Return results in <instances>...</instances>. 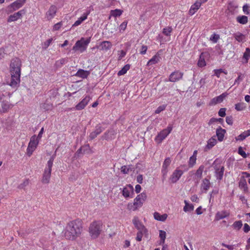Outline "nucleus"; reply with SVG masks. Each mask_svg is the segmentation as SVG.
Instances as JSON below:
<instances>
[{
  "label": "nucleus",
  "mask_w": 250,
  "mask_h": 250,
  "mask_svg": "<svg viewBox=\"0 0 250 250\" xmlns=\"http://www.w3.org/2000/svg\"><path fill=\"white\" fill-rule=\"evenodd\" d=\"M21 62L18 58L13 59L10 63L9 71L11 75V81L9 85L17 88L20 82Z\"/></svg>",
  "instance_id": "obj_1"
},
{
  "label": "nucleus",
  "mask_w": 250,
  "mask_h": 250,
  "mask_svg": "<svg viewBox=\"0 0 250 250\" xmlns=\"http://www.w3.org/2000/svg\"><path fill=\"white\" fill-rule=\"evenodd\" d=\"M82 222L80 220H75L69 222L64 230V236L67 239L75 240L80 236L82 231Z\"/></svg>",
  "instance_id": "obj_2"
},
{
  "label": "nucleus",
  "mask_w": 250,
  "mask_h": 250,
  "mask_svg": "<svg viewBox=\"0 0 250 250\" xmlns=\"http://www.w3.org/2000/svg\"><path fill=\"white\" fill-rule=\"evenodd\" d=\"M103 224L101 221L92 222L88 228L89 235L92 239L97 238L103 231Z\"/></svg>",
  "instance_id": "obj_3"
},
{
  "label": "nucleus",
  "mask_w": 250,
  "mask_h": 250,
  "mask_svg": "<svg viewBox=\"0 0 250 250\" xmlns=\"http://www.w3.org/2000/svg\"><path fill=\"white\" fill-rule=\"evenodd\" d=\"M91 42V37L87 39L81 38L80 40L77 41L72 48V50L75 52L78 51L82 53L84 52Z\"/></svg>",
  "instance_id": "obj_4"
},
{
  "label": "nucleus",
  "mask_w": 250,
  "mask_h": 250,
  "mask_svg": "<svg viewBox=\"0 0 250 250\" xmlns=\"http://www.w3.org/2000/svg\"><path fill=\"white\" fill-rule=\"evenodd\" d=\"M172 126L169 125L168 126L161 131L155 138V142L158 144H161L167 137L170 133L172 130Z\"/></svg>",
  "instance_id": "obj_5"
},
{
  "label": "nucleus",
  "mask_w": 250,
  "mask_h": 250,
  "mask_svg": "<svg viewBox=\"0 0 250 250\" xmlns=\"http://www.w3.org/2000/svg\"><path fill=\"white\" fill-rule=\"evenodd\" d=\"M39 143V139L37 138L36 135H33L31 137L27 148V154L29 156H30L32 154L33 151L37 148Z\"/></svg>",
  "instance_id": "obj_6"
},
{
  "label": "nucleus",
  "mask_w": 250,
  "mask_h": 250,
  "mask_svg": "<svg viewBox=\"0 0 250 250\" xmlns=\"http://www.w3.org/2000/svg\"><path fill=\"white\" fill-rule=\"evenodd\" d=\"M147 195L146 193L142 192L138 194L134 199V205L139 208H141L146 200Z\"/></svg>",
  "instance_id": "obj_7"
},
{
  "label": "nucleus",
  "mask_w": 250,
  "mask_h": 250,
  "mask_svg": "<svg viewBox=\"0 0 250 250\" xmlns=\"http://www.w3.org/2000/svg\"><path fill=\"white\" fill-rule=\"evenodd\" d=\"M122 194L126 199L132 198L134 194L133 186L129 184L125 187L122 189Z\"/></svg>",
  "instance_id": "obj_8"
},
{
  "label": "nucleus",
  "mask_w": 250,
  "mask_h": 250,
  "mask_svg": "<svg viewBox=\"0 0 250 250\" xmlns=\"http://www.w3.org/2000/svg\"><path fill=\"white\" fill-rule=\"evenodd\" d=\"M132 223L138 231L148 232L147 229L139 219L138 217H134L132 220Z\"/></svg>",
  "instance_id": "obj_9"
},
{
  "label": "nucleus",
  "mask_w": 250,
  "mask_h": 250,
  "mask_svg": "<svg viewBox=\"0 0 250 250\" xmlns=\"http://www.w3.org/2000/svg\"><path fill=\"white\" fill-rule=\"evenodd\" d=\"M26 0H17L10 4L8 8L10 9V12L16 11L21 8L25 3Z\"/></svg>",
  "instance_id": "obj_10"
},
{
  "label": "nucleus",
  "mask_w": 250,
  "mask_h": 250,
  "mask_svg": "<svg viewBox=\"0 0 250 250\" xmlns=\"http://www.w3.org/2000/svg\"><path fill=\"white\" fill-rule=\"evenodd\" d=\"M183 174V170L176 168L171 175L169 180L172 183H176Z\"/></svg>",
  "instance_id": "obj_11"
},
{
  "label": "nucleus",
  "mask_w": 250,
  "mask_h": 250,
  "mask_svg": "<svg viewBox=\"0 0 250 250\" xmlns=\"http://www.w3.org/2000/svg\"><path fill=\"white\" fill-rule=\"evenodd\" d=\"M25 11L23 9L21 10L18 12L14 13L9 16L7 19L8 22H11L17 21L18 20L21 19L22 15L25 14Z\"/></svg>",
  "instance_id": "obj_12"
},
{
  "label": "nucleus",
  "mask_w": 250,
  "mask_h": 250,
  "mask_svg": "<svg viewBox=\"0 0 250 250\" xmlns=\"http://www.w3.org/2000/svg\"><path fill=\"white\" fill-rule=\"evenodd\" d=\"M91 98L89 95L86 96L82 101H81L78 104H77L75 107L76 110H81L85 108L87 105Z\"/></svg>",
  "instance_id": "obj_13"
},
{
  "label": "nucleus",
  "mask_w": 250,
  "mask_h": 250,
  "mask_svg": "<svg viewBox=\"0 0 250 250\" xmlns=\"http://www.w3.org/2000/svg\"><path fill=\"white\" fill-rule=\"evenodd\" d=\"M228 95V94L227 93L224 92L220 95L213 98L210 101L209 103V105H214L222 103Z\"/></svg>",
  "instance_id": "obj_14"
},
{
  "label": "nucleus",
  "mask_w": 250,
  "mask_h": 250,
  "mask_svg": "<svg viewBox=\"0 0 250 250\" xmlns=\"http://www.w3.org/2000/svg\"><path fill=\"white\" fill-rule=\"evenodd\" d=\"M183 73L179 71H175L172 72L169 77V81L176 82L182 79Z\"/></svg>",
  "instance_id": "obj_15"
},
{
  "label": "nucleus",
  "mask_w": 250,
  "mask_h": 250,
  "mask_svg": "<svg viewBox=\"0 0 250 250\" xmlns=\"http://www.w3.org/2000/svg\"><path fill=\"white\" fill-rule=\"evenodd\" d=\"M57 8L55 5H51L46 12L45 17L49 21L51 20L56 15Z\"/></svg>",
  "instance_id": "obj_16"
},
{
  "label": "nucleus",
  "mask_w": 250,
  "mask_h": 250,
  "mask_svg": "<svg viewBox=\"0 0 250 250\" xmlns=\"http://www.w3.org/2000/svg\"><path fill=\"white\" fill-rule=\"evenodd\" d=\"M215 169V176L217 180H222L224 171V167L223 166L221 165L215 166L214 167Z\"/></svg>",
  "instance_id": "obj_17"
},
{
  "label": "nucleus",
  "mask_w": 250,
  "mask_h": 250,
  "mask_svg": "<svg viewBox=\"0 0 250 250\" xmlns=\"http://www.w3.org/2000/svg\"><path fill=\"white\" fill-rule=\"evenodd\" d=\"M210 187V182L209 180L207 178L204 179L201 184V191L202 192L207 193Z\"/></svg>",
  "instance_id": "obj_18"
},
{
  "label": "nucleus",
  "mask_w": 250,
  "mask_h": 250,
  "mask_svg": "<svg viewBox=\"0 0 250 250\" xmlns=\"http://www.w3.org/2000/svg\"><path fill=\"white\" fill-rule=\"evenodd\" d=\"M112 46L111 42L109 41H103L101 42L99 46L101 50L106 52L109 50Z\"/></svg>",
  "instance_id": "obj_19"
},
{
  "label": "nucleus",
  "mask_w": 250,
  "mask_h": 250,
  "mask_svg": "<svg viewBox=\"0 0 250 250\" xmlns=\"http://www.w3.org/2000/svg\"><path fill=\"white\" fill-rule=\"evenodd\" d=\"M229 215V213L225 210L218 211L215 216V219L216 221L224 219Z\"/></svg>",
  "instance_id": "obj_20"
},
{
  "label": "nucleus",
  "mask_w": 250,
  "mask_h": 250,
  "mask_svg": "<svg viewBox=\"0 0 250 250\" xmlns=\"http://www.w3.org/2000/svg\"><path fill=\"white\" fill-rule=\"evenodd\" d=\"M104 130L100 125L96 126L95 129L94 131L92 132L89 135V138L91 140L95 138L99 134H100Z\"/></svg>",
  "instance_id": "obj_21"
},
{
  "label": "nucleus",
  "mask_w": 250,
  "mask_h": 250,
  "mask_svg": "<svg viewBox=\"0 0 250 250\" xmlns=\"http://www.w3.org/2000/svg\"><path fill=\"white\" fill-rule=\"evenodd\" d=\"M51 171L44 169L42 180V183L44 184H48L49 183L51 177Z\"/></svg>",
  "instance_id": "obj_22"
},
{
  "label": "nucleus",
  "mask_w": 250,
  "mask_h": 250,
  "mask_svg": "<svg viewBox=\"0 0 250 250\" xmlns=\"http://www.w3.org/2000/svg\"><path fill=\"white\" fill-rule=\"evenodd\" d=\"M201 4V2L196 0V2L191 6L189 10V14L190 15H194L199 9Z\"/></svg>",
  "instance_id": "obj_23"
},
{
  "label": "nucleus",
  "mask_w": 250,
  "mask_h": 250,
  "mask_svg": "<svg viewBox=\"0 0 250 250\" xmlns=\"http://www.w3.org/2000/svg\"><path fill=\"white\" fill-rule=\"evenodd\" d=\"M160 54L159 53H157L154 56L152 57L151 59L148 61L146 65L149 66L156 64L160 61Z\"/></svg>",
  "instance_id": "obj_24"
},
{
  "label": "nucleus",
  "mask_w": 250,
  "mask_h": 250,
  "mask_svg": "<svg viewBox=\"0 0 250 250\" xmlns=\"http://www.w3.org/2000/svg\"><path fill=\"white\" fill-rule=\"evenodd\" d=\"M90 12L87 11L85 13H84L83 15L78 18V19L74 22L73 24V26H77L80 25L84 21H85L87 18V16L89 14Z\"/></svg>",
  "instance_id": "obj_25"
},
{
  "label": "nucleus",
  "mask_w": 250,
  "mask_h": 250,
  "mask_svg": "<svg viewBox=\"0 0 250 250\" xmlns=\"http://www.w3.org/2000/svg\"><path fill=\"white\" fill-rule=\"evenodd\" d=\"M167 214L164 213L161 214L158 212H155L153 214L154 218L159 221L164 222L167 218Z\"/></svg>",
  "instance_id": "obj_26"
},
{
  "label": "nucleus",
  "mask_w": 250,
  "mask_h": 250,
  "mask_svg": "<svg viewBox=\"0 0 250 250\" xmlns=\"http://www.w3.org/2000/svg\"><path fill=\"white\" fill-rule=\"evenodd\" d=\"M226 132V130L223 129L221 127H219L218 128L216 129V136H217L218 140L219 141L222 142L223 140L224 135Z\"/></svg>",
  "instance_id": "obj_27"
},
{
  "label": "nucleus",
  "mask_w": 250,
  "mask_h": 250,
  "mask_svg": "<svg viewBox=\"0 0 250 250\" xmlns=\"http://www.w3.org/2000/svg\"><path fill=\"white\" fill-rule=\"evenodd\" d=\"M217 143L216 139L214 137H211L207 142V144L205 147V149L208 150L213 147Z\"/></svg>",
  "instance_id": "obj_28"
},
{
  "label": "nucleus",
  "mask_w": 250,
  "mask_h": 250,
  "mask_svg": "<svg viewBox=\"0 0 250 250\" xmlns=\"http://www.w3.org/2000/svg\"><path fill=\"white\" fill-rule=\"evenodd\" d=\"M89 74L90 73L89 71L80 69L77 72L75 76L83 79H85L87 77Z\"/></svg>",
  "instance_id": "obj_29"
},
{
  "label": "nucleus",
  "mask_w": 250,
  "mask_h": 250,
  "mask_svg": "<svg viewBox=\"0 0 250 250\" xmlns=\"http://www.w3.org/2000/svg\"><path fill=\"white\" fill-rule=\"evenodd\" d=\"M13 106V105L9 104L8 102L3 101L1 103V112L3 113L6 112Z\"/></svg>",
  "instance_id": "obj_30"
},
{
  "label": "nucleus",
  "mask_w": 250,
  "mask_h": 250,
  "mask_svg": "<svg viewBox=\"0 0 250 250\" xmlns=\"http://www.w3.org/2000/svg\"><path fill=\"white\" fill-rule=\"evenodd\" d=\"M249 136H250V133L249 130H247L238 135L235 139L236 141H243Z\"/></svg>",
  "instance_id": "obj_31"
},
{
  "label": "nucleus",
  "mask_w": 250,
  "mask_h": 250,
  "mask_svg": "<svg viewBox=\"0 0 250 250\" xmlns=\"http://www.w3.org/2000/svg\"><path fill=\"white\" fill-rule=\"evenodd\" d=\"M233 37L238 42H243L245 41V36L240 32H237L233 34Z\"/></svg>",
  "instance_id": "obj_32"
},
{
  "label": "nucleus",
  "mask_w": 250,
  "mask_h": 250,
  "mask_svg": "<svg viewBox=\"0 0 250 250\" xmlns=\"http://www.w3.org/2000/svg\"><path fill=\"white\" fill-rule=\"evenodd\" d=\"M159 236L160 238V245H164L166 238V232L163 230H159Z\"/></svg>",
  "instance_id": "obj_33"
},
{
  "label": "nucleus",
  "mask_w": 250,
  "mask_h": 250,
  "mask_svg": "<svg viewBox=\"0 0 250 250\" xmlns=\"http://www.w3.org/2000/svg\"><path fill=\"white\" fill-rule=\"evenodd\" d=\"M236 21L242 24H245L248 21V18L246 16H239L236 18Z\"/></svg>",
  "instance_id": "obj_34"
},
{
  "label": "nucleus",
  "mask_w": 250,
  "mask_h": 250,
  "mask_svg": "<svg viewBox=\"0 0 250 250\" xmlns=\"http://www.w3.org/2000/svg\"><path fill=\"white\" fill-rule=\"evenodd\" d=\"M185 206L183 208V210L186 212L191 211L194 209V206L191 204H189L187 200L184 201Z\"/></svg>",
  "instance_id": "obj_35"
},
{
  "label": "nucleus",
  "mask_w": 250,
  "mask_h": 250,
  "mask_svg": "<svg viewBox=\"0 0 250 250\" xmlns=\"http://www.w3.org/2000/svg\"><path fill=\"white\" fill-rule=\"evenodd\" d=\"M130 65L129 64L125 65L120 71H118L117 75L118 76H122L126 73L127 71L130 69Z\"/></svg>",
  "instance_id": "obj_36"
},
{
  "label": "nucleus",
  "mask_w": 250,
  "mask_h": 250,
  "mask_svg": "<svg viewBox=\"0 0 250 250\" xmlns=\"http://www.w3.org/2000/svg\"><path fill=\"white\" fill-rule=\"evenodd\" d=\"M122 13L123 11L120 9H116L113 10H111L110 13V17L111 16L115 18L120 17L122 14Z\"/></svg>",
  "instance_id": "obj_37"
},
{
  "label": "nucleus",
  "mask_w": 250,
  "mask_h": 250,
  "mask_svg": "<svg viewBox=\"0 0 250 250\" xmlns=\"http://www.w3.org/2000/svg\"><path fill=\"white\" fill-rule=\"evenodd\" d=\"M239 186L240 188L243 189L244 191L248 190V187L246 180L244 178H242L239 182Z\"/></svg>",
  "instance_id": "obj_38"
},
{
  "label": "nucleus",
  "mask_w": 250,
  "mask_h": 250,
  "mask_svg": "<svg viewBox=\"0 0 250 250\" xmlns=\"http://www.w3.org/2000/svg\"><path fill=\"white\" fill-rule=\"evenodd\" d=\"M55 158V155H53L51 157L50 159L48 161L47 163V166L44 169L52 171V167L53 166V163Z\"/></svg>",
  "instance_id": "obj_39"
},
{
  "label": "nucleus",
  "mask_w": 250,
  "mask_h": 250,
  "mask_svg": "<svg viewBox=\"0 0 250 250\" xmlns=\"http://www.w3.org/2000/svg\"><path fill=\"white\" fill-rule=\"evenodd\" d=\"M243 223L242 221L239 220L235 221L232 225L234 229L239 230L242 227Z\"/></svg>",
  "instance_id": "obj_40"
},
{
  "label": "nucleus",
  "mask_w": 250,
  "mask_h": 250,
  "mask_svg": "<svg viewBox=\"0 0 250 250\" xmlns=\"http://www.w3.org/2000/svg\"><path fill=\"white\" fill-rule=\"evenodd\" d=\"M243 58L245 60V62L247 63L248 60L250 59V49L249 48L246 49L245 52L243 54Z\"/></svg>",
  "instance_id": "obj_41"
},
{
  "label": "nucleus",
  "mask_w": 250,
  "mask_h": 250,
  "mask_svg": "<svg viewBox=\"0 0 250 250\" xmlns=\"http://www.w3.org/2000/svg\"><path fill=\"white\" fill-rule=\"evenodd\" d=\"M172 28L171 26H167L163 29L162 33L167 36H170Z\"/></svg>",
  "instance_id": "obj_42"
},
{
  "label": "nucleus",
  "mask_w": 250,
  "mask_h": 250,
  "mask_svg": "<svg viewBox=\"0 0 250 250\" xmlns=\"http://www.w3.org/2000/svg\"><path fill=\"white\" fill-rule=\"evenodd\" d=\"M204 169V167L203 166H201L197 170L195 175L198 178H201L202 177Z\"/></svg>",
  "instance_id": "obj_43"
},
{
  "label": "nucleus",
  "mask_w": 250,
  "mask_h": 250,
  "mask_svg": "<svg viewBox=\"0 0 250 250\" xmlns=\"http://www.w3.org/2000/svg\"><path fill=\"white\" fill-rule=\"evenodd\" d=\"M206 65V62L205 60L203 57H202V55H200L199 59L198 62V65L199 67H202Z\"/></svg>",
  "instance_id": "obj_44"
},
{
  "label": "nucleus",
  "mask_w": 250,
  "mask_h": 250,
  "mask_svg": "<svg viewBox=\"0 0 250 250\" xmlns=\"http://www.w3.org/2000/svg\"><path fill=\"white\" fill-rule=\"evenodd\" d=\"M147 234H148V232L138 231L137 233V236L136 237V239L137 241L140 242L142 240L143 235H147Z\"/></svg>",
  "instance_id": "obj_45"
},
{
  "label": "nucleus",
  "mask_w": 250,
  "mask_h": 250,
  "mask_svg": "<svg viewBox=\"0 0 250 250\" xmlns=\"http://www.w3.org/2000/svg\"><path fill=\"white\" fill-rule=\"evenodd\" d=\"M243 11L244 14L249 15L250 14V5L245 4L243 6Z\"/></svg>",
  "instance_id": "obj_46"
},
{
  "label": "nucleus",
  "mask_w": 250,
  "mask_h": 250,
  "mask_svg": "<svg viewBox=\"0 0 250 250\" xmlns=\"http://www.w3.org/2000/svg\"><path fill=\"white\" fill-rule=\"evenodd\" d=\"M171 159L169 157H167L166 159H165L163 164L162 167H164L165 168H167L170 165L171 163Z\"/></svg>",
  "instance_id": "obj_47"
},
{
  "label": "nucleus",
  "mask_w": 250,
  "mask_h": 250,
  "mask_svg": "<svg viewBox=\"0 0 250 250\" xmlns=\"http://www.w3.org/2000/svg\"><path fill=\"white\" fill-rule=\"evenodd\" d=\"M245 106L244 103H238L235 105V109L237 111H242L245 108Z\"/></svg>",
  "instance_id": "obj_48"
},
{
  "label": "nucleus",
  "mask_w": 250,
  "mask_h": 250,
  "mask_svg": "<svg viewBox=\"0 0 250 250\" xmlns=\"http://www.w3.org/2000/svg\"><path fill=\"white\" fill-rule=\"evenodd\" d=\"M196 157L191 156L188 161V165L190 167H193L196 164Z\"/></svg>",
  "instance_id": "obj_49"
},
{
  "label": "nucleus",
  "mask_w": 250,
  "mask_h": 250,
  "mask_svg": "<svg viewBox=\"0 0 250 250\" xmlns=\"http://www.w3.org/2000/svg\"><path fill=\"white\" fill-rule=\"evenodd\" d=\"M127 209L129 210L135 211L138 209V208L134 205V202L133 203H128L127 205Z\"/></svg>",
  "instance_id": "obj_50"
},
{
  "label": "nucleus",
  "mask_w": 250,
  "mask_h": 250,
  "mask_svg": "<svg viewBox=\"0 0 250 250\" xmlns=\"http://www.w3.org/2000/svg\"><path fill=\"white\" fill-rule=\"evenodd\" d=\"M52 41H53L52 38H50V39L47 40V41H46L45 42H44V43L42 44V48L44 49H46V48H47L48 47L51 43Z\"/></svg>",
  "instance_id": "obj_51"
},
{
  "label": "nucleus",
  "mask_w": 250,
  "mask_h": 250,
  "mask_svg": "<svg viewBox=\"0 0 250 250\" xmlns=\"http://www.w3.org/2000/svg\"><path fill=\"white\" fill-rule=\"evenodd\" d=\"M219 39V36L215 33L213 34L210 37V40L214 43H216Z\"/></svg>",
  "instance_id": "obj_52"
},
{
  "label": "nucleus",
  "mask_w": 250,
  "mask_h": 250,
  "mask_svg": "<svg viewBox=\"0 0 250 250\" xmlns=\"http://www.w3.org/2000/svg\"><path fill=\"white\" fill-rule=\"evenodd\" d=\"M130 170L129 167L126 166H122L121 168V172L124 174H127Z\"/></svg>",
  "instance_id": "obj_53"
},
{
  "label": "nucleus",
  "mask_w": 250,
  "mask_h": 250,
  "mask_svg": "<svg viewBox=\"0 0 250 250\" xmlns=\"http://www.w3.org/2000/svg\"><path fill=\"white\" fill-rule=\"evenodd\" d=\"M238 153L239 155L245 158L247 157V155L246 152L243 150L242 147H239L238 150Z\"/></svg>",
  "instance_id": "obj_54"
},
{
  "label": "nucleus",
  "mask_w": 250,
  "mask_h": 250,
  "mask_svg": "<svg viewBox=\"0 0 250 250\" xmlns=\"http://www.w3.org/2000/svg\"><path fill=\"white\" fill-rule=\"evenodd\" d=\"M166 105H160L156 109V110L155 111V113L156 114H159L161 112L164 111L166 109Z\"/></svg>",
  "instance_id": "obj_55"
},
{
  "label": "nucleus",
  "mask_w": 250,
  "mask_h": 250,
  "mask_svg": "<svg viewBox=\"0 0 250 250\" xmlns=\"http://www.w3.org/2000/svg\"><path fill=\"white\" fill-rule=\"evenodd\" d=\"M89 150V146L88 145H85L82 147H81L78 151L79 152H81L82 151H83V153H86V151Z\"/></svg>",
  "instance_id": "obj_56"
},
{
  "label": "nucleus",
  "mask_w": 250,
  "mask_h": 250,
  "mask_svg": "<svg viewBox=\"0 0 250 250\" xmlns=\"http://www.w3.org/2000/svg\"><path fill=\"white\" fill-rule=\"evenodd\" d=\"M226 109L225 108H221L218 112V115L221 117H224L226 115Z\"/></svg>",
  "instance_id": "obj_57"
},
{
  "label": "nucleus",
  "mask_w": 250,
  "mask_h": 250,
  "mask_svg": "<svg viewBox=\"0 0 250 250\" xmlns=\"http://www.w3.org/2000/svg\"><path fill=\"white\" fill-rule=\"evenodd\" d=\"M126 55V52L124 50H121L118 52V60H121L123 58H124Z\"/></svg>",
  "instance_id": "obj_58"
},
{
  "label": "nucleus",
  "mask_w": 250,
  "mask_h": 250,
  "mask_svg": "<svg viewBox=\"0 0 250 250\" xmlns=\"http://www.w3.org/2000/svg\"><path fill=\"white\" fill-rule=\"evenodd\" d=\"M62 26V22H58L53 26V30L54 31H57L61 28Z\"/></svg>",
  "instance_id": "obj_59"
},
{
  "label": "nucleus",
  "mask_w": 250,
  "mask_h": 250,
  "mask_svg": "<svg viewBox=\"0 0 250 250\" xmlns=\"http://www.w3.org/2000/svg\"><path fill=\"white\" fill-rule=\"evenodd\" d=\"M161 172L163 174V181H164L166 179L167 173V168H165L164 167H162Z\"/></svg>",
  "instance_id": "obj_60"
},
{
  "label": "nucleus",
  "mask_w": 250,
  "mask_h": 250,
  "mask_svg": "<svg viewBox=\"0 0 250 250\" xmlns=\"http://www.w3.org/2000/svg\"><path fill=\"white\" fill-rule=\"evenodd\" d=\"M226 123L229 125H232L233 124V118L232 116H227L226 118Z\"/></svg>",
  "instance_id": "obj_61"
},
{
  "label": "nucleus",
  "mask_w": 250,
  "mask_h": 250,
  "mask_svg": "<svg viewBox=\"0 0 250 250\" xmlns=\"http://www.w3.org/2000/svg\"><path fill=\"white\" fill-rule=\"evenodd\" d=\"M66 62V60L64 59H62L60 60H58L56 62V64L57 66H60L63 64H64Z\"/></svg>",
  "instance_id": "obj_62"
},
{
  "label": "nucleus",
  "mask_w": 250,
  "mask_h": 250,
  "mask_svg": "<svg viewBox=\"0 0 250 250\" xmlns=\"http://www.w3.org/2000/svg\"><path fill=\"white\" fill-rule=\"evenodd\" d=\"M127 24V21H124L123 23H122L119 27L120 30H125L126 28Z\"/></svg>",
  "instance_id": "obj_63"
},
{
  "label": "nucleus",
  "mask_w": 250,
  "mask_h": 250,
  "mask_svg": "<svg viewBox=\"0 0 250 250\" xmlns=\"http://www.w3.org/2000/svg\"><path fill=\"white\" fill-rule=\"evenodd\" d=\"M243 230L245 233H248L250 231V226L247 223L244 224Z\"/></svg>",
  "instance_id": "obj_64"
}]
</instances>
